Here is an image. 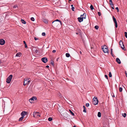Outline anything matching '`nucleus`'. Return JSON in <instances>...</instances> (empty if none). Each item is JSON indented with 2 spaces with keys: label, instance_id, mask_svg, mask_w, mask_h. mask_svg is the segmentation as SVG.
Listing matches in <instances>:
<instances>
[{
  "label": "nucleus",
  "instance_id": "c9c22d12",
  "mask_svg": "<svg viewBox=\"0 0 127 127\" xmlns=\"http://www.w3.org/2000/svg\"><path fill=\"white\" fill-rule=\"evenodd\" d=\"M34 51H35V53H37L38 52V51L37 49H35Z\"/></svg>",
  "mask_w": 127,
  "mask_h": 127
},
{
  "label": "nucleus",
  "instance_id": "20e7f679",
  "mask_svg": "<svg viewBox=\"0 0 127 127\" xmlns=\"http://www.w3.org/2000/svg\"><path fill=\"white\" fill-rule=\"evenodd\" d=\"M12 75H10L7 78L6 82L8 83H10L11 81L12 77Z\"/></svg>",
  "mask_w": 127,
  "mask_h": 127
},
{
  "label": "nucleus",
  "instance_id": "8fccbe9b",
  "mask_svg": "<svg viewBox=\"0 0 127 127\" xmlns=\"http://www.w3.org/2000/svg\"><path fill=\"white\" fill-rule=\"evenodd\" d=\"M24 43L25 44H26V42L25 41H23Z\"/></svg>",
  "mask_w": 127,
  "mask_h": 127
},
{
  "label": "nucleus",
  "instance_id": "f03ea898",
  "mask_svg": "<svg viewBox=\"0 0 127 127\" xmlns=\"http://www.w3.org/2000/svg\"><path fill=\"white\" fill-rule=\"evenodd\" d=\"M52 24V26L54 28L57 27L61 25V21L58 19H57L53 21Z\"/></svg>",
  "mask_w": 127,
  "mask_h": 127
},
{
  "label": "nucleus",
  "instance_id": "ddd939ff",
  "mask_svg": "<svg viewBox=\"0 0 127 127\" xmlns=\"http://www.w3.org/2000/svg\"><path fill=\"white\" fill-rule=\"evenodd\" d=\"M30 80H29V81H28V83H27V82H26H26H25V81H24V85H24L25 86L26 85H28L29 84V83L30 82Z\"/></svg>",
  "mask_w": 127,
  "mask_h": 127
},
{
  "label": "nucleus",
  "instance_id": "f257e3e1",
  "mask_svg": "<svg viewBox=\"0 0 127 127\" xmlns=\"http://www.w3.org/2000/svg\"><path fill=\"white\" fill-rule=\"evenodd\" d=\"M60 110V112L61 113V115L67 119H69L70 116L68 115L66 112V110L64 108H62L61 110Z\"/></svg>",
  "mask_w": 127,
  "mask_h": 127
},
{
  "label": "nucleus",
  "instance_id": "79ce46f5",
  "mask_svg": "<svg viewBox=\"0 0 127 127\" xmlns=\"http://www.w3.org/2000/svg\"><path fill=\"white\" fill-rule=\"evenodd\" d=\"M116 10H117V12H119V8H118V7H116Z\"/></svg>",
  "mask_w": 127,
  "mask_h": 127
},
{
  "label": "nucleus",
  "instance_id": "5701e85b",
  "mask_svg": "<svg viewBox=\"0 0 127 127\" xmlns=\"http://www.w3.org/2000/svg\"><path fill=\"white\" fill-rule=\"evenodd\" d=\"M83 108H84L83 111L85 113L86 112V110L85 107L84 106H83Z\"/></svg>",
  "mask_w": 127,
  "mask_h": 127
},
{
  "label": "nucleus",
  "instance_id": "f704fd0d",
  "mask_svg": "<svg viewBox=\"0 0 127 127\" xmlns=\"http://www.w3.org/2000/svg\"><path fill=\"white\" fill-rule=\"evenodd\" d=\"M125 36L126 38H127V32H125Z\"/></svg>",
  "mask_w": 127,
  "mask_h": 127
},
{
  "label": "nucleus",
  "instance_id": "c85d7f7f",
  "mask_svg": "<svg viewBox=\"0 0 127 127\" xmlns=\"http://www.w3.org/2000/svg\"><path fill=\"white\" fill-rule=\"evenodd\" d=\"M109 76L110 77H112V75L111 72H110L109 73Z\"/></svg>",
  "mask_w": 127,
  "mask_h": 127
},
{
  "label": "nucleus",
  "instance_id": "4d7b16f0",
  "mask_svg": "<svg viewBox=\"0 0 127 127\" xmlns=\"http://www.w3.org/2000/svg\"><path fill=\"white\" fill-rule=\"evenodd\" d=\"M71 6H72V7H73V5L72 4L71 5Z\"/></svg>",
  "mask_w": 127,
  "mask_h": 127
},
{
  "label": "nucleus",
  "instance_id": "1a4fd4ad",
  "mask_svg": "<svg viewBox=\"0 0 127 127\" xmlns=\"http://www.w3.org/2000/svg\"><path fill=\"white\" fill-rule=\"evenodd\" d=\"M41 61L44 63H46L47 61V59L46 57H43L41 58Z\"/></svg>",
  "mask_w": 127,
  "mask_h": 127
},
{
  "label": "nucleus",
  "instance_id": "ea45409f",
  "mask_svg": "<svg viewBox=\"0 0 127 127\" xmlns=\"http://www.w3.org/2000/svg\"><path fill=\"white\" fill-rule=\"evenodd\" d=\"M89 104L88 103H87L86 104V106L87 107H88L89 106Z\"/></svg>",
  "mask_w": 127,
  "mask_h": 127
},
{
  "label": "nucleus",
  "instance_id": "7ed1b4c3",
  "mask_svg": "<svg viewBox=\"0 0 127 127\" xmlns=\"http://www.w3.org/2000/svg\"><path fill=\"white\" fill-rule=\"evenodd\" d=\"M102 47H103L102 48V49L103 52L105 53H108V51L107 47L105 45L103 46Z\"/></svg>",
  "mask_w": 127,
  "mask_h": 127
},
{
  "label": "nucleus",
  "instance_id": "680f3d73",
  "mask_svg": "<svg viewBox=\"0 0 127 127\" xmlns=\"http://www.w3.org/2000/svg\"><path fill=\"white\" fill-rule=\"evenodd\" d=\"M73 127H76V126H73Z\"/></svg>",
  "mask_w": 127,
  "mask_h": 127
},
{
  "label": "nucleus",
  "instance_id": "b1692460",
  "mask_svg": "<svg viewBox=\"0 0 127 127\" xmlns=\"http://www.w3.org/2000/svg\"><path fill=\"white\" fill-rule=\"evenodd\" d=\"M24 117H23V116H22V117L20 118L19 121H21L22 120H23Z\"/></svg>",
  "mask_w": 127,
  "mask_h": 127
},
{
  "label": "nucleus",
  "instance_id": "49530a36",
  "mask_svg": "<svg viewBox=\"0 0 127 127\" xmlns=\"http://www.w3.org/2000/svg\"><path fill=\"white\" fill-rule=\"evenodd\" d=\"M34 39L35 40H37L38 39V38H37L35 37H34Z\"/></svg>",
  "mask_w": 127,
  "mask_h": 127
},
{
  "label": "nucleus",
  "instance_id": "a18cd8bd",
  "mask_svg": "<svg viewBox=\"0 0 127 127\" xmlns=\"http://www.w3.org/2000/svg\"><path fill=\"white\" fill-rule=\"evenodd\" d=\"M105 78H106L107 79H108V76L107 75H105Z\"/></svg>",
  "mask_w": 127,
  "mask_h": 127
},
{
  "label": "nucleus",
  "instance_id": "e433bc0d",
  "mask_svg": "<svg viewBox=\"0 0 127 127\" xmlns=\"http://www.w3.org/2000/svg\"><path fill=\"white\" fill-rule=\"evenodd\" d=\"M51 64L52 65L54 66V63L53 61H52L51 62Z\"/></svg>",
  "mask_w": 127,
  "mask_h": 127
},
{
  "label": "nucleus",
  "instance_id": "473e14b6",
  "mask_svg": "<svg viewBox=\"0 0 127 127\" xmlns=\"http://www.w3.org/2000/svg\"><path fill=\"white\" fill-rule=\"evenodd\" d=\"M98 28H99V27L97 26H95V28L96 30L98 29Z\"/></svg>",
  "mask_w": 127,
  "mask_h": 127
},
{
  "label": "nucleus",
  "instance_id": "a19ab883",
  "mask_svg": "<svg viewBox=\"0 0 127 127\" xmlns=\"http://www.w3.org/2000/svg\"><path fill=\"white\" fill-rule=\"evenodd\" d=\"M74 8L73 7H72L71 8V9L73 11H74Z\"/></svg>",
  "mask_w": 127,
  "mask_h": 127
},
{
  "label": "nucleus",
  "instance_id": "dca6fc26",
  "mask_svg": "<svg viewBox=\"0 0 127 127\" xmlns=\"http://www.w3.org/2000/svg\"><path fill=\"white\" fill-rule=\"evenodd\" d=\"M43 21L45 24H47L48 23V21L46 19H43Z\"/></svg>",
  "mask_w": 127,
  "mask_h": 127
},
{
  "label": "nucleus",
  "instance_id": "c03bdc74",
  "mask_svg": "<svg viewBox=\"0 0 127 127\" xmlns=\"http://www.w3.org/2000/svg\"><path fill=\"white\" fill-rule=\"evenodd\" d=\"M32 99H31L30 98V99H29V101L31 102V103H32Z\"/></svg>",
  "mask_w": 127,
  "mask_h": 127
},
{
  "label": "nucleus",
  "instance_id": "a878e982",
  "mask_svg": "<svg viewBox=\"0 0 127 127\" xmlns=\"http://www.w3.org/2000/svg\"><path fill=\"white\" fill-rule=\"evenodd\" d=\"M69 110L70 113L73 116H74V114L70 110Z\"/></svg>",
  "mask_w": 127,
  "mask_h": 127
},
{
  "label": "nucleus",
  "instance_id": "603ef678",
  "mask_svg": "<svg viewBox=\"0 0 127 127\" xmlns=\"http://www.w3.org/2000/svg\"><path fill=\"white\" fill-rule=\"evenodd\" d=\"M60 97H62V95H61V94H60Z\"/></svg>",
  "mask_w": 127,
  "mask_h": 127
},
{
  "label": "nucleus",
  "instance_id": "de8ad7c7",
  "mask_svg": "<svg viewBox=\"0 0 127 127\" xmlns=\"http://www.w3.org/2000/svg\"><path fill=\"white\" fill-rule=\"evenodd\" d=\"M56 52V50H54L52 51V52L53 53H55Z\"/></svg>",
  "mask_w": 127,
  "mask_h": 127
},
{
  "label": "nucleus",
  "instance_id": "423d86ee",
  "mask_svg": "<svg viewBox=\"0 0 127 127\" xmlns=\"http://www.w3.org/2000/svg\"><path fill=\"white\" fill-rule=\"evenodd\" d=\"M33 116L35 118H37L38 116H40V113L39 112H34L33 113Z\"/></svg>",
  "mask_w": 127,
  "mask_h": 127
},
{
  "label": "nucleus",
  "instance_id": "e2e57ef3",
  "mask_svg": "<svg viewBox=\"0 0 127 127\" xmlns=\"http://www.w3.org/2000/svg\"><path fill=\"white\" fill-rule=\"evenodd\" d=\"M76 34H78V33H77V32H76Z\"/></svg>",
  "mask_w": 127,
  "mask_h": 127
},
{
  "label": "nucleus",
  "instance_id": "13d9d810",
  "mask_svg": "<svg viewBox=\"0 0 127 127\" xmlns=\"http://www.w3.org/2000/svg\"><path fill=\"white\" fill-rule=\"evenodd\" d=\"M125 74H126V73H127V72L126 71H125Z\"/></svg>",
  "mask_w": 127,
  "mask_h": 127
},
{
  "label": "nucleus",
  "instance_id": "9b49d317",
  "mask_svg": "<svg viewBox=\"0 0 127 127\" xmlns=\"http://www.w3.org/2000/svg\"><path fill=\"white\" fill-rule=\"evenodd\" d=\"M27 114V112H25V111H23L21 113V115L22 116H23V117H24V116L25 115Z\"/></svg>",
  "mask_w": 127,
  "mask_h": 127
},
{
  "label": "nucleus",
  "instance_id": "69168bd1",
  "mask_svg": "<svg viewBox=\"0 0 127 127\" xmlns=\"http://www.w3.org/2000/svg\"><path fill=\"white\" fill-rule=\"evenodd\" d=\"M69 1H71V0H68Z\"/></svg>",
  "mask_w": 127,
  "mask_h": 127
},
{
  "label": "nucleus",
  "instance_id": "4be33fe9",
  "mask_svg": "<svg viewBox=\"0 0 127 127\" xmlns=\"http://www.w3.org/2000/svg\"><path fill=\"white\" fill-rule=\"evenodd\" d=\"M21 22L23 24H26V22L23 20L22 19L21 20Z\"/></svg>",
  "mask_w": 127,
  "mask_h": 127
},
{
  "label": "nucleus",
  "instance_id": "4468645a",
  "mask_svg": "<svg viewBox=\"0 0 127 127\" xmlns=\"http://www.w3.org/2000/svg\"><path fill=\"white\" fill-rule=\"evenodd\" d=\"M86 16V14L85 13H84L82 15H81V17L83 18V19H85Z\"/></svg>",
  "mask_w": 127,
  "mask_h": 127
},
{
  "label": "nucleus",
  "instance_id": "0eeeda50",
  "mask_svg": "<svg viewBox=\"0 0 127 127\" xmlns=\"http://www.w3.org/2000/svg\"><path fill=\"white\" fill-rule=\"evenodd\" d=\"M119 45L120 47L122 48V49L124 50V45L123 44V42H122L121 40H120L119 42Z\"/></svg>",
  "mask_w": 127,
  "mask_h": 127
},
{
  "label": "nucleus",
  "instance_id": "c756f323",
  "mask_svg": "<svg viewBox=\"0 0 127 127\" xmlns=\"http://www.w3.org/2000/svg\"><path fill=\"white\" fill-rule=\"evenodd\" d=\"M52 120V119L51 117H49L48 119V120L50 121H51Z\"/></svg>",
  "mask_w": 127,
  "mask_h": 127
},
{
  "label": "nucleus",
  "instance_id": "39448f33",
  "mask_svg": "<svg viewBox=\"0 0 127 127\" xmlns=\"http://www.w3.org/2000/svg\"><path fill=\"white\" fill-rule=\"evenodd\" d=\"M93 103L95 105L97 104L98 102V100L97 97H94L93 99Z\"/></svg>",
  "mask_w": 127,
  "mask_h": 127
},
{
  "label": "nucleus",
  "instance_id": "412c9836",
  "mask_svg": "<svg viewBox=\"0 0 127 127\" xmlns=\"http://www.w3.org/2000/svg\"><path fill=\"white\" fill-rule=\"evenodd\" d=\"M109 2H110V4L111 5H113V6L114 5L113 4V2H112V0H109Z\"/></svg>",
  "mask_w": 127,
  "mask_h": 127
},
{
  "label": "nucleus",
  "instance_id": "72a5a7b5",
  "mask_svg": "<svg viewBox=\"0 0 127 127\" xmlns=\"http://www.w3.org/2000/svg\"><path fill=\"white\" fill-rule=\"evenodd\" d=\"M31 19L32 21H34V19L33 17H31Z\"/></svg>",
  "mask_w": 127,
  "mask_h": 127
},
{
  "label": "nucleus",
  "instance_id": "2eb2a0df",
  "mask_svg": "<svg viewBox=\"0 0 127 127\" xmlns=\"http://www.w3.org/2000/svg\"><path fill=\"white\" fill-rule=\"evenodd\" d=\"M116 61L117 62V63H118L119 64H120L121 63V61L119 58H117L116 59Z\"/></svg>",
  "mask_w": 127,
  "mask_h": 127
},
{
  "label": "nucleus",
  "instance_id": "9d476101",
  "mask_svg": "<svg viewBox=\"0 0 127 127\" xmlns=\"http://www.w3.org/2000/svg\"><path fill=\"white\" fill-rule=\"evenodd\" d=\"M5 43V41L3 39H0V44L1 45H3Z\"/></svg>",
  "mask_w": 127,
  "mask_h": 127
},
{
  "label": "nucleus",
  "instance_id": "09e8293b",
  "mask_svg": "<svg viewBox=\"0 0 127 127\" xmlns=\"http://www.w3.org/2000/svg\"><path fill=\"white\" fill-rule=\"evenodd\" d=\"M27 45L26 44H25V48H27Z\"/></svg>",
  "mask_w": 127,
  "mask_h": 127
},
{
  "label": "nucleus",
  "instance_id": "bf43d9fd",
  "mask_svg": "<svg viewBox=\"0 0 127 127\" xmlns=\"http://www.w3.org/2000/svg\"><path fill=\"white\" fill-rule=\"evenodd\" d=\"M112 97H115V96H114V95H113V96H112Z\"/></svg>",
  "mask_w": 127,
  "mask_h": 127
},
{
  "label": "nucleus",
  "instance_id": "58836bf2",
  "mask_svg": "<svg viewBox=\"0 0 127 127\" xmlns=\"http://www.w3.org/2000/svg\"><path fill=\"white\" fill-rule=\"evenodd\" d=\"M112 49H111V54L112 55V56H113V54H112Z\"/></svg>",
  "mask_w": 127,
  "mask_h": 127
},
{
  "label": "nucleus",
  "instance_id": "a211bd4d",
  "mask_svg": "<svg viewBox=\"0 0 127 127\" xmlns=\"http://www.w3.org/2000/svg\"><path fill=\"white\" fill-rule=\"evenodd\" d=\"M21 54L20 53H17L16 55V57H20L21 55Z\"/></svg>",
  "mask_w": 127,
  "mask_h": 127
},
{
  "label": "nucleus",
  "instance_id": "6e6552de",
  "mask_svg": "<svg viewBox=\"0 0 127 127\" xmlns=\"http://www.w3.org/2000/svg\"><path fill=\"white\" fill-rule=\"evenodd\" d=\"M113 21L115 24V27L117 28L118 27V24L116 19L114 16L113 17Z\"/></svg>",
  "mask_w": 127,
  "mask_h": 127
},
{
  "label": "nucleus",
  "instance_id": "cd10ccee",
  "mask_svg": "<svg viewBox=\"0 0 127 127\" xmlns=\"http://www.w3.org/2000/svg\"><path fill=\"white\" fill-rule=\"evenodd\" d=\"M122 116L124 117H126V113L122 114Z\"/></svg>",
  "mask_w": 127,
  "mask_h": 127
},
{
  "label": "nucleus",
  "instance_id": "3c124183",
  "mask_svg": "<svg viewBox=\"0 0 127 127\" xmlns=\"http://www.w3.org/2000/svg\"><path fill=\"white\" fill-rule=\"evenodd\" d=\"M49 66L48 65H47L46 66V67L47 68H49Z\"/></svg>",
  "mask_w": 127,
  "mask_h": 127
},
{
  "label": "nucleus",
  "instance_id": "4c0bfd02",
  "mask_svg": "<svg viewBox=\"0 0 127 127\" xmlns=\"http://www.w3.org/2000/svg\"><path fill=\"white\" fill-rule=\"evenodd\" d=\"M42 35L43 36H44L45 35V32H43L42 33Z\"/></svg>",
  "mask_w": 127,
  "mask_h": 127
},
{
  "label": "nucleus",
  "instance_id": "7c9ffc66",
  "mask_svg": "<svg viewBox=\"0 0 127 127\" xmlns=\"http://www.w3.org/2000/svg\"><path fill=\"white\" fill-rule=\"evenodd\" d=\"M90 8L92 10H93L94 9V7L92 5H91L90 6Z\"/></svg>",
  "mask_w": 127,
  "mask_h": 127
},
{
  "label": "nucleus",
  "instance_id": "f3484780",
  "mask_svg": "<svg viewBox=\"0 0 127 127\" xmlns=\"http://www.w3.org/2000/svg\"><path fill=\"white\" fill-rule=\"evenodd\" d=\"M28 80H29L28 81H29V80H31V79H30V78L28 79L27 78H25L24 79V81L26 82H26L28 83Z\"/></svg>",
  "mask_w": 127,
  "mask_h": 127
},
{
  "label": "nucleus",
  "instance_id": "5fc2aeb1",
  "mask_svg": "<svg viewBox=\"0 0 127 127\" xmlns=\"http://www.w3.org/2000/svg\"><path fill=\"white\" fill-rule=\"evenodd\" d=\"M3 101L4 102V105H5V102L3 100Z\"/></svg>",
  "mask_w": 127,
  "mask_h": 127
},
{
  "label": "nucleus",
  "instance_id": "6e6d98bb",
  "mask_svg": "<svg viewBox=\"0 0 127 127\" xmlns=\"http://www.w3.org/2000/svg\"><path fill=\"white\" fill-rule=\"evenodd\" d=\"M112 8L113 9H114V7H112Z\"/></svg>",
  "mask_w": 127,
  "mask_h": 127
},
{
  "label": "nucleus",
  "instance_id": "6ab92c4d",
  "mask_svg": "<svg viewBox=\"0 0 127 127\" xmlns=\"http://www.w3.org/2000/svg\"><path fill=\"white\" fill-rule=\"evenodd\" d=\"M97 116H98L99 117H100L101 116V113L100 112H98V113L97 114Z\"/></svg>",
  "mask_w": 127,
  "mask_h": 127
},
{
  "label": "nucleus",
  "instance_id": "aec40b11",
  "mask_svg": "<svg viewBox=\"0 0 127 127\" xmlns=\"http://www.w3.org/2000/svg\"><path fill=\"white\" fill-rule=\"evenodd\" d=\"M36 98L35 97H33L32 98H31V99L33 101L34 100H35Z\"/></svg>",
  "mask_w": 127,
  "mask_h": 127
},
{
  "label": "nucleus",
  "instance_id": "f8f14e48",
  "mask_svg": "<svg viewBox=\"0 0 127 127\" xmlns=\"http://www.w3.org/2000/svg\"><path fill=\"white\" fill-rule=\"evenodd\" d=\"M78 21L79 22H82L83 20V18L81 17H78Z\"/></svg>",
  "mask_w": 127,
  "mask_h": 127
},
{
  "label": "nucleus",
  "instance_id": "052dcab7",
  "mask_svg": "<svg viewBox=\"0 0 127 127\" xmlns=\"http://www.w3.org/2000/svg\"><path fill=\"white\" fill-rule=\"evenodd\" d=\"M80 53L81 54H82V52H81V51H80Z\"/></svg>",
  "mask_w": 127,
  "mask_h": 127
},
{
  "label": "nucleus",
  "instance_id": "393cba45",
  "mask_svg": "<svg viewBox=\"0 0 127 127\" xmlns=\"http://www.w3.org/2000/svg\"><path fill=\"white\" fill-rule=\"evenodd\" d=\"M66 57H69L70 56V55L68 53H66Z\"/></svg>",
  "mask_w": 127,
  "mask_h": 127
},
{
  "label": "nucleus",
  "instance_id": "2f4dec72",
  "mask_svg": "<svg viewBox=\"0 0 127 127\" xmlns=\"http://www.w3.org/2000/svg\"><path fill=\"white\" fill-rule=\"evenodd\" d=\"M123 90L122 88L121 87H120L119 89V90L120 92H121Z\"/></svg>",
  "mask_w": 127,
  "mask_h": 127
},
{
  "label": "nucleus",
  "instance_id": "37998d69",
  "mask_svg": "<svg viewBox=\"0 0 127 127\" xmlns=\"http://www.w3.org/2000/svg\"><path fill=\"white\" fill-rule=\"evenodd\" d=\"M98 15L99 16H100V15H101V13L100 12H98Z\"/></svg>",
  "mask_w": 127,
  "mask_h": 127
},
{
  "label": "nucleus",
  "instance_id": "bb28decb",
  "mask_svg": "<svg viewBox=\"0 0 127 127\" xmlns=\"http://www.w3.org/2000/svg\"><path fill=\"white\" fill-rule=\"evenodd\" d=\"M13 7L14 8H18V7L17 5H15L14 6H13Z\"/></svg>",
  "mask_w": 127,
  "mask_h": 127
},
{
  "label": "nucleus",
  "instance_id": "864d4df0",
  "mask_svg": "<svg viewBox=\"0 0 127 127\" xmlns=\"http://www.w3.org/2000/svg\"><path fill=\"white\" fill-rule=\"evenodd\" d=\"M126 76L127 77V73H126Z\"/></svg>",
  "mask_w": 127,
  "mask_h": 127
},
{
  "label": "nucleus",
  "instance_id": "0e129e2a",
  "mask_svg": "<svg viewBox=\"0 0 127 127\" xmlns=\"http://www.w3.org/2000/svg\"><path fill=\"white\" fill-rule=\"evenodd\" d=\"M59 59V58H58L57 59V61H58V59Z\"/></svg>",
  "mask_w": 127,
  "mask_h": 127
}]
</instances>
